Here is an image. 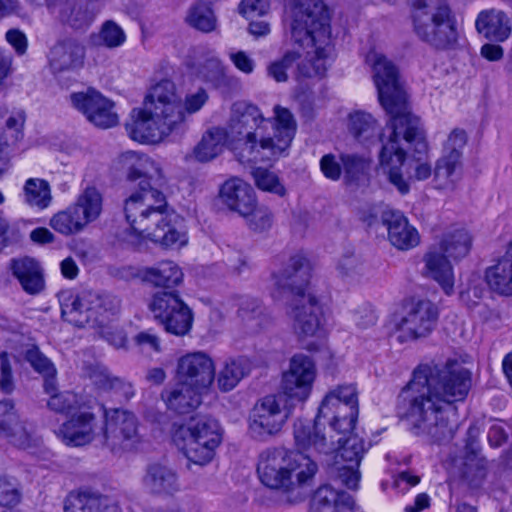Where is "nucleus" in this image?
<instances>
[{
    "mask_svg": "<svg viewBox=\"0 0 512 512\" xmlns=\"http://www.w3.org/2000/svg\"><path fill=\"white\" fill-rule=\"evenodd\" d=\"M96 419L88 411L78 412L64 422L56 434L68 446L78 447L90 443L95 436Z\"/></svg>",
    "mask_w": 512,
    "mask_h": 512,
    "instance_id": "21",
    "label": "nucleus"
},
{
    "mask_svg": "<svg viewBox=\"0 0 512 512\" xmlns=\"http://www.w3.org/2000/svg\"><path fill=\"white\" fill-rule=\"evenodd\" d=\"M462 171V160L441 154L436 160L433 170L435 188L453 190L462 177Z\"/></svg>",
    "mask_w": 512,
    "mask_h": 512,
    "instance_id": "37",
    "label": "nucleus"
},
{
    "mask_svg": "<svg viewBox=\"0 0 512 512\" xmlns=\"http://www.w3.org/2000/svg\"><path fill=\"white\" fill-rule=\"evenodd\" d=\"M136 276L154 287L171 290L155 293L149 308L168 333L177 336L188 333L192 327V312L179 294L172 290L183 283L181 267L172 260H163L138 269Z\"/></svg>",
    "mask_w": 512,
    "mask_h": 512,
    "instance_id": "8",
    "label": "nucleus"
},
{
    "mask_svg": "<svg viewBox=\"0 0 512 512\" xmlns=\"http://www.w3.org/2000/svg\"><path fill=\"white\" fill-rule=\"evenodd\" d=\"M84 58V46L76 40L68 39L51 48L49 64L53 73H61L82 67Z\"/></svg>",
    "mask_w": 512,
    "mask_h": 512,
    "instance_id": "27",
    "label": "nucleus"
},
{
    "mask_svg": "<svg viewBox=\"0 0 512 512\" xmlns=\"http://www.w3.org/2000/svg\"><path fill=\"white\" fill-rule=\"evenodd\" d=\"M21 500V492L14 480L0 478V506L14 507Z\"/></svg>",
    "mask_w": 512,
    "mask_h": 512,
    "instance_id": "55",
    "label": "nucleus"
},
{
    "mask_svg": "<svg viewBox=\"0 0 512 512\" xmlns=\"http://www.w3.org/2000/svg\"><path fill=\"white\" fill-rule=\"evenodd\" d=\"M207 100V92L200 88L187 94L182 103L175 83L161 80L150 88L144 100V109L127 125L128 135L140 143H158L181 130L187 115L198 112Z\"/></svg>",
    "mask_w": 512,
    "mask_h": 512,
    "instance_id": "5",
    "label": "nucleus"
},
{
    "mask_svg": "<svg viewBox=\"0 0 512 512\" xmlns=\"http://www.w3.org/2000/svg\"><path fill=\"white\" fill-rule=\"evenodd\" d=\"M90 323L104 325L110 316L115 315L120 309V300L111 294H99L88 291Z\"/></svg>",
    "mask_w": 512,
    "mask_h": 512,
    "instance_id": "38",
    "label": "nucleus"
},
{
    "mask_svg": "<svg viewBox=\"0 0 512 512\" xmlns=\"http://www.w3.org/2000/svg\"><path fill=\"white\" fill-rule=\"evenodd\" d=\"M340 162L343 166L344 176L347 182L357 180L369 169V161L357 154L342 153L340 155Z\"/></svg>",
    "mask_w": 512,
    "mask_h": 512,
    "instance_id": "49",
    "label": "nucleus"
},
{
    "mask_svg": "<svg viewBox=\"0 0 512 512\" xmlns=\"http://www.w3.org/2000/svg\"><path fill=\"white\" fill-rule=\"evenodd\" d=\"M203 389H196L192 385L177 380V383L170 390L162 393V398L167 407L179 414L189 413L201 404Z\"/></svg>",
    "mask_w": 512,
    "mask_h": 512,
    "instance_id": "32",
    "label": "nucleus"
},
{
    "mask_svg": "<svg viewBox=\"0 0 512 512\" xmlns=\"http://www.w3.org/2000/svg\"><path fill=\"white\" fill-rule=\"evenodd\" d=\"M489 287L502 295H512V241L496 264L486 270Z\"/></svg>",
    "mask_w": 512,
    "mask_h": 512,
    "instance_id": "33",
    "label": "nucleus"
},
{
    "mask_svg": "<svg viewBox=\"0 0 512 512\" xmlns=\"http://www.w3.org/2000/svg\"><path fill=\"white\" fill-rule=\"evenodd\" d=\"M238 316L247 327L254 332L262 329L269 322L264 307L257 299H246L242 301L238 310Z\"/></svg>",
    "mask_w": 512,
    "mask_h": 512,
    "instance_id": "46",
    "label": "nucleus"
},
{
    "mask_svg": "<svg viewBox=\"0 0 512 512\" xmlns=\"http://www.w3.org/2000/svg\"><path fill=\"white\" fill-rule=\"evenodd\" d=\"M104 445L114 454L134 450L140 443L136 416L123 409H104Z\"/></svg>",
    "mask_w": 512,
    "mask_h": 512,
    "instance_id": "11",
    "label": "nucleus"
},
{
    "mask_svg": "<svg viewBox=\"0 0 512 512\" xmlns=\"http://www.w3.org/2000/svg\"><path fill=\"white\" fill-rule=\"evenodd\" d=\"M251 362L246 357L228 359L217 377L218 388L223 392L234 389L249 374Z\"/></svg>",
    "mask_w": 512,
    "mask_h": 512,
    "instance_id": "40",
    "label": "nucleus"
},
{
    "mask_svg": "<svg viewBox=\"0 0 512 512\" xmlns=\"http://www.w3.org/2000/svg\"><path fill=\"white\" fill-rule=\"evenodd\" d=\"M467 141L468 135L465 130L453 129L443 143L442 154L462 160Z\"/></svg>",
    "mask_w": 512,
    "mask_h": 512,
    "instance_id": "53",
    "label": "nucleus"
},
{
    "mask_svg": "<svg viewBox=\"0 0 512 512\" xmlns=\"http://www.w3.org/2000/svg\"><path fill=\"white\" fill-rule=\"evenodd\" d=\"M317 469V464L310 457L283 447L265 449L257 464L261 483L281 491L289 504L306 499Z\"/></svg>",
    "mask_w": 512,
    "mask_h": 512,
    "instance_id": "7",
    "label": "nucleus"
},
{
    "mask_svg": "<svg viewBox=\"0 0 512 512\" xmlns=\"http://www.w3.org/2000/svg\"><path fill=\"white\" fill-rule=\"evenodd\" d=\"M470 388V371L456 361L419 365L398 395L397 413L412 434L433 443L448 441L458 429L456 403Z\"/></svg>",
    "mask_w": 512,
    "mask_h": 512,
    "instance_id": "1",
    "label": "nucleus"
},
{
    "mask_svg": "<svg viewBox=\"0 0 512 512\" xmlns=\"http://www.w3.org/2000/svg\"><path fill=\"white\" fill-rule=\"evenodd\" d=\"M316 377L315 360L307 354L296 353L290 358L288 368L282 373L281 389L287 397L304 402L311 395Z\"/></svg>",
    "mask_w": 512,
    "mask_h": 512,
    "instance_id": "14",
    "label": "nucleus"
},
{
    "mask_svg": "<svg viewBox=\"0 0 512 512\" xmlns=\"http://www.w3.org/2000/svg\"><path fill=\"white\" fill-rule=\"evenodd\" d=\"M186 22L193 28L209 33L216 29L217 19L211 7L203 2L194 4L188 10Z\"/></svg>",
    "mask_w": 512,
    "mask_h": 512,
    "instance_id": "47",
    "label": "nucleus"
},
{
    "mask_svg": "<svg viewBox=\"0 0 512 512\" xmlns=\"http://www.w3.org/2000/svg\"><path fill=\"white\" fill-rule=\"evenodd\" d=\"M438 317L437 306L429 300L410 304L396 324L398 340L407 342L429 336L436 327Z\"/></svg>",
    "mask_w": 512,
    "mask_h": 512,
    "instance_id": "15",
    "label": "nucleus"
},
{
    "mask_svg": "<svg viewBox=\"0 0 512 512\" xmlns=\"http://www.w3.org/2000/svg\"><path fill=\"white\" fill-rule=\"evenodd\" d=\"M74 108L82 112L87 120L100 128H110L118 123V115L114 112V104L98 91L89 89L70 95Z\"/></svg>",
    "mask_w": 512,
    "mask_h": 512,
    "instance_id": "16",
    "label": "nucleus"
},
{
    "mask_svg": "<svg viewBox=\"0 0 512 512\" xmlns=\"http://www.w3.org/2000/svg\"><path fill=\"white\" fill-rule=\"evenodd\" d=\"M337 442L340 446L335 456V463L330 470V475L335 481L348 489L355 490L358 488L361 479L359 466L370 445L366 444L358 434L352 432L347 438L344 440L339 438Z\"/></svg>",
    "mask_w": 512,
    "mask_h": 512,
    "instance_id": "12",
    "label": "nucleus"
},
{
    "mask_svg": "<svg viewBox=\"0 0 512 512\" xmlns=\"http://www.w3.org/2000/svg\"><path fill=\"white\" fill-rule=\"evenodd\" d=\"M327 394H334L339 402L345 404H358L357 391L353 384L339 385Z\"/></svg>",
    "mask_w": 512,
    "mask_h": 512,
    "instance_id": "64",
    "label": "nucleus"
},
{
    "mask_svg": "<svg viewBox=\"0 0 512 512\" xmlns=\"http://www.w3.org/2000/svg\"><path fill=\"white\" fill-rule=\"evenodd\" d=\"M284 22L290 42L305 54L298 75L322 76L334 51L330 17L323 0H287Z\"/></svg>",
    "mask_w": 512,
    "mask_h": 512,
    "instance_id": "6",
    "label": "nucleus"
},
{
    "mask_svg": "<svg viewBox=\"0 0 512 512\" xmlns=\"http://www.w3.org/2000/svg\"><path fill=\"white\" fill-rule=\"evenodd\" d=\"M141 486L148 495L162 498L174 497L182 489L176 469L160 462L146 466Z\"/></svg>",
    "mask_w": 512,
    "mask_h": 512,
    "instance_id": "17",
    "label": "nucleus"
},
{
    "mask_svg": "<svg viewBox=\"0 0 512 512\" xmlns=\"http://www.w3.org/2000/svg\"><path fill=\"white\" fill-rule=\"evenodd\" d=\"M449 257L432 245L424 255L425 273L433 279L448 296L454 293L455 277Z\"/></svg>",
    "mask_w": 512,
    "mask_h": 512,
    "instance_id": "28",
    "label": "nucleus"
},
{
    "mask_svg": "<svg viewBox=\"0 0 512 512\" xmlns=\"http://www.w3.org/2000/svg\"><path fill=\"white\" fill-rule=\"evenodd\" d=\"M22 198L29 207L46 209L52 201L50 184L41 178H29L23 185Z\"/></svg>",
    "mask_w": 512,
    "mask_h": 512,
    "instance_id": "43",
    "label": "nucleus"
},
{
    "mask_svg": "<svg viewBox=\"0 0 512 512\" xmlns=\"http://www.w3.org/2000/svg\"><path fill=\"white\" fill-rule=\"evenodd\" d=\"M480 429L472 425L468 429V440L465 446V456L453 459L454 473L477 486L486 476L487 461L479 455L477 437Z\"/></svg>",
    "mask_w": 512,
    "mask_h": 512,
    "instance_id": "19",
    "label": "nucleus"
},
{
    "mask_svg": "<svg viewBox=\"0 0 512 512\" xmlns=\"http://www.w3.org/2000/svg\"><path fill=\"white\" fill-rule=\"evenodd\" d=\"M26 360L34 370L43 374V376L56 375L54 364L37 347H32L27 350Z\"/></svg>",
    "mask_w": 512,
    "mask_h": 512,
    "instance_id": "54",
    "label": "nucleus"
},
{
    "mask_svg": "<svg viewBox=\"0 0 512 512\" xmlns=\"http://www.w3.org/2000/svg\"><path fill=\"white\" fill-rule=\"evenodd\" d=\"M98 44L113 49L120 47L126 41L123 29L114 21L108 20L102 24L97 36Z\"/></svg>",
    "mask_w": 512,
    "mask_h": 512,
    "instance_id": "50",
    "label": "nucleus"
},
{
    "mask_svg": "<svg viewBox=\"0 0 512 512\" xmlns=\"http://www.w3.org/2000/svg\"><path fill=\"white\" fill-rule=\"evenodd\" d=\"M229 58L234 66L245 74H251L255 68V61L245 52H230Z\"/></svg>",
    "mask_w": 512,
    "mask_h": 512,
    "instance_id": "63",
    "label": "nucleus"
},
{
    "mask_svg": "<svg viewBox=\"0 0 512 512\" xmlns=\"http://www.w3.org/2000/svg\"><path fill=\"white\" fill-rule=\"evenodd\" d=\"M11 422H0V434L12 445L20 449H28L36 444L32 426L20 416H11Z\"/></svg>",
    "mask_w": 512,
    "mask_h": 512,
    "instance_id": "39",
    "label": "nucleus"
},
{
    "mask_svg": "<svg viewBox=\"0 0 512 512\" xmlns=\"http://www.w3.org/2000/svg\"><path fill=\"white\" fill-rule=\"evenodd\" d=\"M25 115L22 112L10 116L6 121L4 138L7 145L15 144L23 137Z\"/></svg>",
    "mask_w": 512,
    "mask_h": 512,
    "instance_id": "56",
    "label": "nucleus"
},
{
    "mask_svg": "<svg viewBox=\"0 0 512 512\" xmlns=\"http://www.w3.org/2000/svg\"><path fill=\"white\" fill-rule=\"evenodd\" d=\"M327 510L331 512H356L357 505L350 494L338 491L330 485H323L313 494L310 511L324 512Z\"/></svg>",
    "mask_w": 512,
    "mask_h": 512,
    "instance_id": "29",
    "label": "nucleus"
},
{
    "mask_svg": "<svg viewBox=\"0 0 512 512\" xmlns=\"http://www.w3.org/2000/svg\"><path fill=\"white\" fill-rule=\"evenodd\" d=\"M201 74L207 81L217 83L224 77V67L219 59L211 58L204 63Z\"/></svg>",
    "mask_w": 512,
    "mask_h": 512,
    "instance_id": "61",
    "label": "nucleus"
},
{
    "mask_svg": "<svg viewBox=\"0 0 512 512\" xmlns=\"http://www.w3.org/2000/svg\"><path fill=\"white\" fill-rule=\"evenodd\" d=\"M367 62L372 67L380 104L390 115L379 135L382 146L378 154V168L400 194L406 195L411 181H424L433 174L429 163L407 156L412 144L425 146L419 119L409 111L396 66L376 51L367 55Z\"/></svg>",
    "mask_w": 512,
    "mask_h": 512,
    "instance_id": "2",
    "label": "nucleus"
},
{
    "mask_svg": "<svg viewBox=\"0 0 512 512\" xmlns=\"http://www.w3.org/2000/svg\"><path fill=\"white\" fill-rule=\"evenodd\" d=\"M47 6L57 12L62 22L74 28L88 26L93 15L88 10V0H46Z\"/></svg>",
    "mask_w": 512,
    "mask_h": 512,
    "instance_id": "31",
    "label": "nucleus"
},
{
    "mask_svg": "<svg viewBox=\"0 0 512 512\" xmlns=\"http://www.w3.org/2000/svg\"><path fill=\"white\" fill-rule=\"evenodd\" d=\"M270 7L269 0H242L239 13L246 18L265 15Z\"/></svg>",
    "mask_w": 512,
    "mask_h": 512,
    "instance_id": "58",
    "label": "nucleus"
},
{
    "mask_svg": "<svg viewBox=\"0 0 512 512\" xmlns=\"http://www.w3.org/2000/svg\"><path fill=\"white\" fill-rule=\"evenodd\" d=\"M325 423L317 415L313 424L297 421L294 424V439L302 450L314 449L319 453H328L334 449L332 436H326Z\"/></svg>",
    "mask_w": 512,
    "mask_h": 512,
    "instance_id": "23",
    "label": "nucleus"
},
{
    "mask_svg": "<svg viewBox=\"0 0 512 512\" xmlns=\"http://www.w3.org/2000/svg\"><path fill=\"white\" fill-rule=\"evenodd\" d=\"M88 291L81 293L63 292L60 296L62 318L78 327H83L90 323Z\"/></svg>",
    "mask_w": 512,
    "mask_h": 512,
    "instance_id": "34",
    "label": "nucleus"
},
{
    "mask_svg": "<svg viewBox=\"0 0 512 512\" xmlns=\"http://www.w3.org/2000/svg\"><path fill=\"white\" fill-rule=\"evenodd\" d=\"M13 275L19 280L22 288L29 294H37L44 288L42 270L37 261L30 257L11 261Z\"/></svg>",
    "mask_w": 512,
    "mask_h": 512,
    "instance_id": "35",
    "label": "nucleus"
},
{
    "mask_svg": "<svg viewBox=\"0 0 512 512\" xmlns=\"http://www.w3.org/2000/svg\"><path fill=\"white\" fill-rule=\"evenodd\" d=\"M90 378L92 382L101 389L111 390L115 387V382L118 380L117 377H113L110 372L103 367H96Z\"/></svg>",
    "mask_w": 512,
    "mask_h": 512,
    "instance_id": "62",
    "label": "nucleus"
},
{
    "mask_svg": "<svg viewBox=\"0 0 512 512\" xmlns=\"http://www.w3.org/2000/svg\"><path fill=\"white\" fill-rule=\"evenodd\" d=\"M174 441L188 461L199 466L210 463L215 456L216 448L220 445L193 439H174Z\"/></svg>",
    "mask_w": 512,
    "mask_h": 512,
    "instance_id": "42",
    "label": "nucleus"
},
{
    "mask_svg": "<svg viewBox=\"0 0 512 512\" xmlns=\"http://www.w3.org/2000/svg\"><path fill=\"white\" fill-rule=\"evenodd\" d=\"M177 380L192 385L196 389L207 390L215 378L212 359L202 352L184 355L178 360Z\"/></svg>",
    "mask_w": 512,
    "mask_h": 512,
    "instance_id": "18",
    "label": "nucleus"
},
{
    "mask_svg": "<svg viewBox=\"0 0 512 512\" xmlns=\"http://www.w3.org/2000/svg\"><path fill=\"white\" fill-rule=\"evenodd\" d=\"M320 168L324 176L330 180L336 181L340 179L342 167L340 162L333 154H326L320 160Z\"/></svg>",
    "mask_w": 512,
    "mask_h": 512,
    "instance_id": "59",
    "label": "nucleus"
},
{
    "mask_svg": "<svg viewBox=\"0 0 512 512\" xmlns=\"http://www.w3.org/2000/svg\"><path fill=\"white\" fill-rule=\"evenodd\" d=\"M353 321L360 329H366L376 323L377 316L369 305H363L353 312Z\"/></svg>",
    "mask_w": 512,
    "mask_h": 512,
    "instance_id": "60",
    "label": "nucleus"
},
{
    "mask_svg": "<svg viewBox=\"0 0 512 512\" xmlns=\"http://www.w3.org/2000/svg\"><path fill=\"white\" fill-rule=\"evenodd\" d=\"M123 157L131 163L127 179L139 180L138 187L124 201V214L131 229L164 248L185 246L188 237L183 219L169 209L164 193L152 187L146 175L148 166H154V162L134 151L126 152Z\"/></svg>",
    "mask_w": 512,
    "mask_h": 512,
    "instance_id": "3",
    "label": "nucleus"
},
{
    "mask_svg": "<svg viewBox=\"0 0 512 512\" xmlns=\"http://www.w3.org/2000/svg\"><path fill=\"white\" fill-rule=\"evenodd\" d=\"M382 223L386 226L388 240L399 250H408L418 245V231L410 225L402 212L387 210L382 214Z\"/></svg>",
    "mask_w": 512,
    "mask_h": 512,
    "instance_id": "22",
    "label": "nucleus"
},
{
    "mask_svg": "<svg viewBox=\"0 0 512 512\" xmlns=\"http://www.w3.org/2000/svg\"><path fill=\"white\" fill-rule=\"evenodd\" d=\"M288 418L283 399L277 395H267L259 399L250 411L248 431L258 441H267L278 434Z\"/></svg>",
    "mask_w": 512,
    "mask_h": 512,
    "instance_id": "13",
    "label": "nucleus"
},
{
    "mask_svg": "<svg viewBox=\"0 0 512 512\" xmlns=\"http://www.w3.org/2000/svg\"><path fill=\"white\" fill-rule=\"evenodd\" d=\"M174 439L202 440L206 443L220 444L222 433L219 423L208 416H192L174 432Z\"/></svg>",
    "mask_w": 512,
    "mask_h": 512,
    "instance_id": "26",
    "label": "nucleus"
},
{
    "mask_svg": "<svg viewBox=\"0 0 512 512\" xmlns=\"http://www.w3.org/2000/svg\"><path fill=\"white\" fill-rule=\"evenodd\" d=\"M409 18L415 35L435 48L446 49L457 40L446 0H410Z\"/></svg>",
    "mask_w": 512,
    "mask_h": 512,
    "instance_id": "10",
    "label": "nucleus"
},
{
    "mask_svg": "<svg viewBox=\"0 0 512 512\" xmlns=\"http://www.w3.org/2000/svg\"><path fill=\"white\" fill-rule=\"evenodd\" d=\"M475 27L479 34L485 38L503 42L511 34V25L506 14L497 9L481 11L475 21Z\"/></svg>",
    "mask_w": 512,
    "mask_h": 512,
    "instance_id": "30",
    "label": "nucleus"
},
{
    "mask_svg": "<svg viewBox=\"0 0 512 512\" xmlns=\"http://www.w3.org/2000/svg\"><path fill=\"white\" fill-rule=\"evenodd\" d=\"M219 196L223 204L239 215L248 214L256 200L253 188L237 177L230 178L223 183Z\"/></svg>",
    "mask_w": 512,
    "mask_h": 512,
    "instance_id": "25",
    "label": "nucleus"
},
{
    "mask_svg": "<svg viewBox=\"0 0 512 512\" xmlns=\"http://www.w3.org/2000/svg\"><path fill=\"white\" fill-rule=\"evenodd\" d=\"M312 267L310 261L302 254L290 257L279 273H274L275 285L289 289L296 298L291 302L288 316L292 328L300 339L319 337L323 333L324 313L315 296L305 294L304 289L310 282Z\"/></svg>",
    "mask_w": 512,
    "mask_h": 512,
    "instance_id": "9",
    "label": "nucleus"
},
{
    "mask_svg": "<svg viewBox=\"0 0 512 512\" xmlns=\"http://www.w3.org/2000/svg\"><path fill=\"white\" fill-rule=\"evenodd\" d=\"M472 245V237L465 229H455L443 235L436 245L447 257L454 260L465 257Z\"/></svg>",
    "mask_w": 512,
    "mask_h": 512,
    "instance_id": "41",
    "label": "nucleus"
},
{
    "mask_svg": "<svg viewBox=\"0 0 512 512\" xmlns=\"http://www.w3.org/2000/svg\"><path fill=\"white\" fill-rule=\"evenodd\" d=\"M358 412V404H345L339 402L334 394H326L317 415L329 424L331 430L345 435L354 430Z\"/></svg>",
    "mask_w": 512,
    "mask_h": 512,
    "instance_id": "20",
    "label": "nucleus"
},
{
    "mask_svg": "<svg viewBox=\"0 0 512 512\" xmlns=\"http://www.w3.org/2000/svg\"><path fill=\"white\" fill-rule=\"evenodd\" d=\"M50 226L55 231L69 236L83 231L88 224L81 216L78 208L72 204L53 215L50 219Z\"/></svg>",
    "mask_w": 512,
    "mask_h": 512,
    "instance_id": "44",
    "label": "nucleus"
},
{
    "mask_svg": "<svg viewBox=\"0 0 512 512\" xmlns=\"http://www.w3.org/2000/svg\"><path fill=\"white\" fill-rule=\"evenodd\" d=\"M350 132L360 141H368L376 134V121L368 113L356 112L350 115Z\"/></svg>",
    "mask_w": 512,
    "mask_h": 512,
    "instance_id": "48",
    "label": "nucleus"
},
{
    "mask_svg": "<svg viewBox=\"0 0 512 512\" xmlns=\"http://www.w3.org/2000/svg\"><path fill=\"white\" fill-rule=\"evenodd\" d=\"M111 499L91 489L69 492L64 500V512H117Z\"/></svg>",
    "mask_w": 512,
    "mask_h": 512,
    "instance_id": "24",
    "label": "nucleus"
},
{
    "mask_svg": "<svg viewBox=\"0 0 512 512\" xmlns=\"http://www.w3.org/2000/svg\"><path fill=\"white\" fill-rule=\"evenodd\" d=\"M252 175L256 186L260 190L274 193L281 197L286 194L284 185L274 172L264 168H257L252 172Z\"/></svg>",
    "mask_w": 512,
    "mask_h": 512,
    "instance_id": "51",
    "label": "nucleus"
},
{
    "mask_svg": "<svg viewBox=\"0 0 512 512\" xmlns=\"http://www.w3.org/2000/svg\"><path fill=\"white\" fill-rule=\"evenodd\" d=\"M73 204L78 208L81 216L89 225L101 216L103 195L96 187L88 186L79 194Z\"/></svg>",
    "mask_w": 512,
    "mask_h": 512,
    "instance_id": "45",
    "label": "nucleus"
},
{
    "mask_svg": "<svg viewBox=\"0 0 512 512\" xmlns=\"http://www.w3.org/2000/svg\"><path fill=\"white\" fill-rule=\"evenodd\" d=\"M229 142L226 129L213 127L207 130L201 140L193 149V157L196 161L206 163L218 157Z\"/></svg>",
    "mask_w": 512,
    "mask_h": 512,
    "instance_id": "36",
    "label": "nucleus"
},
{
    "mask_svg": "<svg viewBox=\"0 0 512 512\" xmlns=\"http://www.w3.org/2000/svg\"><path fill=\"white\" fill-rule=\"evenodd\" d=\"M246 219L247 225L254 231H264L271 227L273 216L265 206H258L254 201L251 211L248 214H241Z\"/></svg>",
    "mask_w": 512,
    "mask_h": 512,
    "instance_id": "52",
    "label": "nucleus"
},
{
    "mask_svg": "<svg viewBox=\"0 0 512 512\" xmlns=\"http://www.w3.org/2000/svg\"><path fill=\"white\" fill-rule=\"evenodd\" d=\"M274 113L272 120L251 103L240 101L232 105L226 133L239 162H272L288 155L296 122L286 108L275 106Z\"/></svg>",
    "mask_w": 512,
    "mask_h": 512,
    "instance_id": "4",
    "label": "nucleus"
},
{
    "mask_svg": "<svg viewBox=\"0 0 512 512\" xmlns=\"http://www.w3.org/2000/svg\"><path fill=\"white\" fill-rule=\"evenodd\" d=\"M48 406L56 412H70L78 406L77 395L69 391L53 394L48 400Z\"/></svg>",
    "mask_w": 512,
    "mask_h": 512,
    "instance_id": "57",
    "label": "nucleus"
}]
</instances>
